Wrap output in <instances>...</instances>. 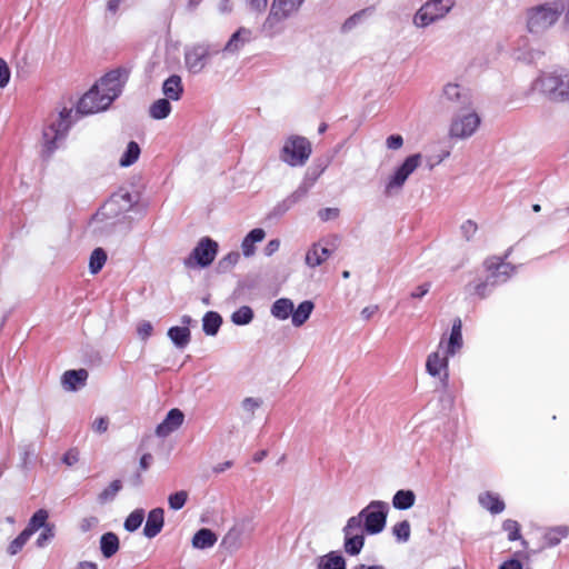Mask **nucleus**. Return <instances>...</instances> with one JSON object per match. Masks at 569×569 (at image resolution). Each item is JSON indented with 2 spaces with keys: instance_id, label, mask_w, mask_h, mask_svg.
<instances>
[{
  "instance_id": "obj_1",
  "label": "nucleus",
  "mask_w": 569,
  "mask_h": 569,
  "mask_svg": "<svg viewBox=\"0 0 569 569\" xmlns=\"http://www.w3.org/2000/svg\"><path fill=\"white\" fill-rule=\"evenodd\" d=\"M128 78L126 69H116L108 72L86 92L78 102L77 113L82 116L104 111L122 91Z\"/></svg>"
},
{
  "instance_id": "obj_2",
  "label": "nucleus",
  "mask_w": 569,
  "mask_h": 569,
  "mask_svg": "<svg viewBox=\"0 0 569 569\" xmlns=\"http://www.w3.org/2000/svg\"><path fill=\"white\" fill-rule=\"evenodd\" d=\"M533 88L556 102L569 101V73L563 76L543 73L533 83Z\"/></svg>"
},
{
  "instance_id": "obj_3",
  "label": "nucleus",
  "mask_w": 569,
  "mask_h": 569,
  "mask_svg": "<svg viewBox=\"0 0 569 569\" xmlns=\"http://www.w3.org/2000/svg\"><path fill=\"white\" fill-rule=\"evenodd\" d=\"M388 505L383 501H371L357 516L351 518L359 519V526L369 535H377L386 527Z\"/></svg>"
},
{
  "instance_id": "obj_4",
  "label": "nucleus",
  "mask_w": 569,
  "mask_h": 569,
  "mask_svg": "<svg viewBox=\"0 0 569 569\" xmlns=\"http://www.w3.org/2000/svg\"><path fill=\"white\" fill-rule=\"evenodd\" d=\"M486 268L490 272L487 279L483 282L478 283L475 287V293L480 298H486L488 292V288H493L497 284L506 282L515 268L499 258H491L486 261Z\"/></svg>"
},
{
  "instance_id": "obj_5",
  "label": "nucleus",
  "mask_w": 569,
  "mask_h": 569,
  "mask_svg": "<svg viewBox=\"0 0 569 569\" xmlns=\"http://www.w3.org/2000/svg\"><path fill=\"white\" fill-rule=\"evenodd\" d=\"M562 9L556 4H540L528 10L527 26L530 32L539 33L557 22Z\"/></svg>"
},
{
  "instance_id": "obj_6",
  "label": "nucleus",
  "mask_w": 569,
  "mask_h": 569,
  "mask_svg": "<svg viewBox=\"0 0 569 569\" xmlns=\"http://www.w3.org/2000/svg\"><path fill=\"white\" fill-rule=\"evenodd\" d=\"M71 109L64 108L60 113L59 118L46 127L42 132L43 138V154L47 158H50L51 154L57 149V141L62 139L68 132L71 122Z\"/></svg>"
},
{
  "instance_id": "obj_7",
  "label": "nucleus",
  "mask_w": 569,
  "mask_h": 569,
  "mask_svg": "<svg viewBox=\"0 0 569 569\" xmlns=\"http://www.w3.org/2000/svg\"><path fill=\"white\" fill-rule=\"evenodd\" d=\"M311 143L300 136L289 137L280 153V158L283 162L291 167L303 166L311 154Z\"/></svg>"
},
{
  "instance_id": "obj_8",
  "label": "nucleus",
  "mask_w": 569,
  "mask_h": 569,
  "mask_svg": "<svg viewBox=\"0 0 569 569\" xmlns=\"http://www.w3.org/2000/svg\"><path fill=\"white\" fill-rule=\"evenodd\" d=\"M455 3L456 0H430L426 2L413 17L415 26L426 28L437 20L445 18Z\"/></svg>"
},
{
  "instance_id": "obj_9",
  "label": "nucleus",
  "mask_w": 569,
  "mask_h": 569,
  "mask_svg": "<svg viewBox=\"0 0 569 569\" xmlns=\"http://www.w3.org/2000/svg\"><path fill=\"white\" fill-rule=\"evenodd\" d=\"M461 111L462 112L456 113L451 120L449 128V136L451 138L467 139L471 137L480 126V117L473 109L469 108Z\"/></svg>"
},
{
  "instance_id": "obj_10",
  "label": "nucleus",
  "mask_w": 569,
  "mask_h": 569,
  "mask_svg": "<svg viewBox=\"0 0 569 569\" xmlns=\"http://www.w3.org/2000/svg\"><path fill=\"white\" fill-rule=\"evenodd\" d=\"M218 253V243L209 237L199 240L183 263L187 268H206L212 263Z\"/></svg>"
},
{
  "instance_id": "obj_11",
  "label": "nucleus",
  "mask_w": 569,
  "mask_h": 569,
  "mask_svg": "<svg viewBox=\"0 0 569 569\" xmlns=\"http://www.w3.org/2000/svg\"><path fill=\"white\" fill-rule=\"evenodd\" d=\"M219 49L208 43H198L184 51V64L189 72L200 73Z\"/></svg>"
},
{
  "instance_id": "obj_12",
  "label": "nucleus",
  "mask_w": 569,
  "mask_h": 569,
  "mask_svg": "<svg viewBox=\"0 0 569 569\" xmlns=\"http://www.w3.org/2000/svg\"><path fill=\"white\" fill-rule=\"evenodd\" d=\"M303 2L305 0H273L263 29L273 33L277 24L297 12Z\"/></svg>"
},
{
  "instance_id": "obj_13",
  "label": "nucleus",
  "mask_w": 569,
  "mask_h": 569,
  "mask_svg": "<svg viewBox=\"0 0 569 569\" xmlns=\"http://www.w3.org/2000/svg\"><path fill=\"white\" fill-rule=\"evenodd\" d=\"M421 159L422 157L420 153L409 156L389 178L385 193L390 196L393 192H398L403 187L408 177L421 164Z\"/></svg>"
},
{
  "instance_id": "obj_14",
  "label": "nucleus",
  "mask_w": 569,
  "mask_h": 569,
  "mask_svg": "<svg viewBox=\"0 0 569 569\" xmlns=\"http://www.w3.org/2000/svg\"><path fill=\"white\" fill-rule=\"evenodd\" d=\"M345 536L343 549L350 556H357L365 545V531L359 526L358 518H349L342 529Z\"/></svg>"
},
{
  "instance_id": "obj_15",
  "label": "nucleus",
  "mask_w": 569,
  "mask_h": 569,
  "mask_svg": "<svg viewBox=\"0 0 569 569\" xmlns=\"http://www.w3.org/2000/svg\"><path fill=\"white\" fill-rule=\"evenodd\" d=\"M442 92L445 99L460 110H466L472 107L470 91L460 84L448 83L443 87Z\"/></svg>"
},
{
  "instance_id": "obj_16",
  "label": "nucleus",
  "mask_w": 569,
  "mask_h": 569,
  "mask_svg": "<svg viewBox=\"0 0 569 569\" xmlns=\"http://www.w3.org/2000/svg\"><path fill=\"white\" fill-rule=\"evenodd\" d=\"M184 415L183 412L178 409L173 408L171 409L163 421L159 423L156 428V435L160 438H166L173 431L180 428V426L183 423Z\"/></svg>"
},
{
  "instance_id": "obj_17",
  "label": "nucleus",
  "mask_w": 569,
  "mask_h": 569,
  "mask_svg": "<svg viewBox=\"0 0 569 569\" xmlns=\"http://www.w3.org/2000/svg\"><path fill=\"white\" fill-rule=\"evenodd\" d=\"M133 206L132 196L129 192L113 194L102 207V214L112 216L120 211H128Z\"/></svg>"
},
{
  "instance_id": "obj_18",
  "label": "nucleus",
  "mask_w": 569,
  "mask_h": 569,
  "mask_svg": "<svg viewBox=\"0 0 569 569\" xmlns=\"http://www.w3.org/2000/svg\"><path fill=\"white\" fill-rule=\"evenodd\" d=\"M164 511L162 508H154L149 511L147 521L143 528V535L151 539L154 538L163 528L164 525Z\"/></svg>"
},
{
  "instance_id": "obj_19",
  "label": "nucleus",
  "mask_w": 569,
  "mask_h": 569,
  "mask_svg": "<svg viewBox=\"0 0 569 569\" xmlns=\"http://www.w3.org/2000/svg\"><path fill=\"white\" fill-rule=\"evenodd\" d=\"M88 376L86 369L68 370L62 375L61 383L66 390L76 391L86 385Z\"/></svg>"
},
{
  "instance_id": "obj_20",
  "label": "nucleus",
  "mask_w": 569,
  "mask_h": 569,
  "mask_svg": "<svg viewBox=\"0 0 569 569\" xmlns=\"http://www.w3.org/2000/svg\"><path fill=\"white\" fill-rule=\"evenodd\" d=\"M162 93L166 96V99L178 101L183 93L181 77L172 74L166 79L162 84Z\"/></svg>"
},
{
  "instance_id": "obj_21",
  "label": "nucleus",
  "mask_w": 569,
  "mask_h": 569,
  "mask_svg": "<svg viewBox=\"0 0 569 569\" xmlns=\"http://www.w3.org/2000/svg\"><path fill=\"white\" fill-rule=\"evenodd\" d=\"M331 254V251L326 247H321L319 243H313L312 247L306 253V263L316 268L326 261Z\"/></svg>"
},
{
  "instance_id": "obj_22",
  "label": "nucleus",
  "mask_w": 569,
  "mask_h": 569,
  "mask_svg": "<svg viewBox=\"0 0 569 569\" xmlns=\"http://www.w3.org/2000/svg\"><path fill=\"white\" fill-rule=\"evenodd\" d=\"M448 357L449 356H445V357H440L439 352H432L428 356L427 358V362H426V369H427V372L432 376V377H437L440 375V371L443 369L445 371H447V368H448ZM445 377L447 378L448 377V373L445 372Z\"/></svg>"
},
{
  "instance_id": "obj_23",
  "label": "nucleus",
  "mask_w": 569,
  "mask_h": 569,
  "mask_svg": "<svg viewBox=\"0 0 569 569\" xmlns=\"http://www.w3.org/2000/svg\"><path fill=\"white\" fill-rule=\"evenodd\" d=\"M308 193V188L306 186H300L297 190H295L290 196H288L284 200L279 202L273 208V213L277 216H281L286 213L293 204H296L299 200H301Z\"/></svg>"
},
{
  "instance_id": "obj_24",
  "label": "nucleus",
  "mask_w": 569,
  "mask_h": 569,
  "mask_svg": "<svg viewBox=\"0 0 569 569\" xmlns=\"http://www.w3.org/2000/svg\"><path fill=\"white\" fill-rule=\"evenodd\" d=\"M461 320L459 318L453 320L451 333L447 343V356H453L457 351L462 348V333H461Z\"/></svg>"
},
{
  "instance_id": "obj_25",
  "label": "nucleus",
  "mask_w": 569,
  "mask_h": 569,
  "mask_svg": "<svg viewBox=\"0 0 569 569\" xmlns=\"http://www.w3.org/2000/svg\"><path fill=\"white\" fill-rule=\"evenodd\" d=\"M317 569H346V560L341 555L330 551L317 559Z\"/></svg>"
},
{
  "instance_id": "obj_26",
  "label": "nucleus",
  "mask_w": 569,
  "mask_h": 569,
  "mask_svg": "<svg viewBox=\"0 0 569 569\" xmlns=\"http://www.w3.org/2000/svg\"><path fill=\"white\" fill-rule=\"evenodd\" d=\"M218 538L216 533L208 529L202 528L198 530L192 538V547L196 549H207L214 546Z\"/></svg>"
},
{
  "instance_id": "obj_27",
  "label": "nucleus",
  "mask_w": 569,
  "mask_h": 569,
  "mask_svg": "<svg viewBox=\"0 0 569 569\" xmlns=\"http://www.w3.org/2000/svg\"><path fill=\"white\" fill-rule=\"evenodd\" d=\"M266 232L261 228L252 229L242 240L241 249L246 257H250L254 253V243L260 242L264 239Z\"/></svg>"
},
{
  "instance_id": "obj_28",
  "label": "nucleus",
  "mask_w": 569,
  "mask_h": 569,
  "mask_svg": "<svg viewBox=\"0 0 569 569\" xmlns=\"http://www.w3.org/2000/svg\"><path fill=\"white\" fill-rule=\"evenodd\" d=\"M313 308L315 305L310 300L302 301L297 309L293 308V311L291 313L292 325L295 327H301L309 319Z\"/></svg>"
},
{
  "instance_id": "obj_29",
  "label": "nucleus",
  "mask_w": 569,
  "mask_h": 569,
  "mask_svg": "<svg viewBox=\"0 0 569 569\" xmlns=\"http://www.w3.org/2000/svg\"><path fill=\"white\" fill-rule=\"evenodd\" d=\"M100 549L104 558H111L119 550V538L113 532H107L100 538Z\"/></svg>"
},
{
  "instance_id": "obj_30",
  "label": "nucleus",
  "mask_w": 569,
  "mask_h": 569,
  "mask_svg": "<svg viewBox=\"0 0 569 569\" xmlns=\"http://www.w3.org/2000/svg\"><path fill=\"white\" fill-rule=\"evenodd\" d=\"M479 503L493 515L500 513L505 509V502L497 495L491 492L480 495Z\"/></svg>"
},
{
  "instance_id": "obj_31",
  "label": "nucleus",
  "mask_w": 569,
  "mask_h": 569,
  "mask_svg": "<svg viewBox=\"0 0 569 569\" xmlns=\"http://www.w3.org/2000/svg\"><path fill=\"white\" fill-rule=\"evenodd\" d=\"M250 31L244 28H240L236 31L229 41L226 43L223 51L237 52L246 42L250 39Z\"/></svg>"
},
{
  "instance_id": "obj_32",
  "label": "nucleus",
  "mask_w": 569,
  "mask_h": 569,
  "mask_svg": "<svg viewBox=\"0 0 569 569\" xmlns=\"http://www.w3.org/2000/svg\"><path fill=\"white\" fill-rule=\"evenodd\" d=\"M293 311V302L288 298L276 300L271 307V315L279 319L286 320Z\"/></svg>"
},
{
  "instance_id": "obj_33",
  "label": "nucleus",
  "mask_w": 569,
  "mask_h": 569,
  "mask_svg": "<svg viewBox=\"0 0 569 569\" xmlns=\"http://www.w3.org/2000/svg\"><path fill=\"white\" fill-rule=\"evenodd\" d=\"M222 323L221 316L216 311H208L202 319V329L207 336H216Z\"/></svg>"
},
{
  "instance_id": "obj_34",
  "label": "nucleus",
  "mask_w": 569,
  "mask_h": 569,
  "mask_svg": "<svg viewBox=\"0 0 569 569\" xmlns=\"http://www.w3.org/2000/svg\"><path fill=\"white\" fill-rule=\"evenodd\" d=\"M168 337L176 347L183 349L191 339L190 330L188 327H171L168 330Z\"/></svg>"
},
{
  "instance_id": "obj_35",
  "label": "nucleus",
  "mask_w": 569,
  "mask_h": 569,
  "mask_svg": "<svg viewBox=\"0 0 569 569\" xmlns=\"http://www.w3.org/2000/svg\"><path fill=\"white\" fill-rule=\"evenodd\" d=\"M416 495L412 490H398L393 498L392 505L398 510H407L415 505Z\"/></svg>"
},
{
  "instance_id": "obj_36",
  "label": "nucleus",
  "mask_w": 569,
  "mask_h": 569,
  "mask_svg": "<svg viewBox=\"0 0 569 569\" xmlns=\"http://www.w3.org/2000/svg\"><path fill=\"white\" fill-rule=\"evenodd\" d=\"M170 101L166 98L156 100L149 108V114L152 119L161 120L167 118L171 112Z\"/></svg>"
},
{
  "instance_id": "obj_37",
  "label": "nucleus",
  "mask_w": 569,
  "mask_h": 569,
  "mask_svg": "<svg viewBox=\"0 0 569 569\" xmlns=\"http://www.w3.org/2000/svg\"><path fill=\"white\" fill-rule=\"evenodd\" d=\"M569 533V527L568 526H557L553 528H550L545 533V540L548 547H555L561 542L563 538H566Z\"/></svg>"
},
{
  "instance_id": "obj_38",
  "label": "nucleus",
  "mask_w": 569,
  "mask_h": 569,
  "mask_svg": "<svg viewBox=\"0 0 569 569\" xmlns=\"http://www.w3.org/2000/svg\"><path fill=\"white\" fill-rule=\"evenodd\" d=\"M49 515L44 509H39L33 516L30 518L28 526L23 529L30 536H32L38 529L44 528L47 525V519Z\"/></svg>"
},
{
  "instance_id": "obj_39",
  "label": "nucleus",
  "mask_w": 569,
  "mask_h": 569,
  "mask_svg": "<svg viewBox=\"0 0 569 569\" xmlns=\"http://www.w3.org/2000/svg\"><path fill=\"white\" fill-rule=\"evenodd\" d=\"M140 152L139 144L136 141H130L119 160V164L121 167H130L139 159Z\"/></svg>"
},
{
  "instance_id": "obj_40",
  "label": "nucleus",
  "mask_w": 569,
  "mask_h": 569,
  "mask_svg": "<svg viewBox=\"0 0 569 569\" xmlns=\"http://www.w3.org/2000/svg\"><path fill=\"white\" fill-rule=\"evenodd\" d=\"M107 261V253L102 248H96L89 261V269L92 274L98 273Z\"/></svg>"
},
{
  "instance_id": "obj_41",
  "label": "nucleus",
  "mask_w": 569,
  "mask_h": 569,
  "mask_svg": "<svg viewBox=\"0 0 569 569\" xmlns=\"http://www.w3.org/2000/svg\"><path fill=\"white\" fill-rule=\"evenodd\" d=\"M253 319V311L249 306H242L231 315V321L237 326H246Z\"/></svg>"
},
{
  "instance_id": "obj_42",
  "label": "nucleus",
  "mask_w": 569,
  "mask_h": 569,
  "mask_svg": "<svg viewBox=\"0 0 569 569\" xmlns=\"http://www.w3.org/2000/svg\"><path fill=\"white\" fill-rule=\"evenodd\" d=\"M143 519H144L143 509H136L127 517V519L124 520L123 527L127 531L133 532L142 525Z\"/></svg>"
},
{
  "instance_id": "obj_43",
  "label": "nucleus",
  "mask_w": 569,
  "mask_h": 569,
  "mask_svg": "<svg viewBox=\"0 0 569 569\" xmlns=\"http://www.w3.org/2000/svg\"><path fill=\"white\" fill-rule=\"evenodd\" d=\"M122 488V483L120 480H113L109 487H107L106 489H103L99 495H98V501L99 503L103 505L108 501H111L114 499V497L117 496V493L121 490Z\"/></svg>"
},
{
  "instance_id": "obj_44",
  "label": "nucleus",
  "mask_w": 569,
  "mask_h": 569,
  "mask_svg": "<svg viewBox=\"0 0 569 569\" xmlns=\"http://www.w3.org/2000/svg\"><path fill=\"white\" fill-rule=\"evenodd\" d=\"M240 254L237 251L229 252L223 258H221L218 262V270L220 272L230 271L237 262L239 261Z\"/></svg>"
},
{
  "instance_id": "obj_45",
  "label": "nucleus",
  "mask_w": 569,
  "mask_h": 569,
  "mask_svg": "<svg viewBox=\"0 0 569 569\" xmlns=\"http://www.w3.org/2000/svg\"><path fill=\"white\" fill-rule=\"evenodd\" d=\"M410 532V523L408 520L400 521L392 527V533L401 542H406L409 540Z\"/></svg>"
},
{
  "instance_id": "obj_46",
  "label": "nucleus",
  "mask_w": 569,
  "mask_h": 569,
  "mask_svg": "<svg viewBox=\"0 0 569 569\" xmlns=\"http://www.w3.org/2000/svg\"><path fill=\"white\" fill-rule=\"evenodd\" d=\"M30 537L31 536L28 532L22 530L19 536L10 542L8 547V553L11 556L17 555L19 551H21Z\"/></svg>"
},
{
  "instance_id": "obj_47",
  "label": "nucleus",
  "mask_w": 569,
  "mask_h": 569,
  "mask_svg": "<svg viewBox=\"0 0 569 569\" xmlns=\"http://www.w3.org/2000/svg\"><path fill=\"white\" fill-rule=\"evenodd\" d=\"M188 500V492L184 490L177 491L169 496L168 502L169 507L173 510H180L183 508Z\"/></svg>"
},
{
  "instance_id": "obj_48",
  "label": "nucleus",
  "mask_w": 569,
  "mask_h": 569,
  "mask_svg": "<svg viewBox=\"0 0 569 569\" xmlns=\"http://www.w3.org/2000/svg\"><path fill=\"white\" fill-rule=\"evenodd\" d=\"M502 528L508 533V539L510 541L520 539V525L516 520H505L502 523Z\"/></svg>"
},
{
  "instance_id": "obj_49",
  "label": "nucleus",
  "mask_w": 569,
  "mask_h": 569,
  "mask_svg": "<svg viewBox=\"0 0 569 569\" xmlns=\"http://www.w3.org/2000/svg\"><path fill=\"white\" fill-rule=\"evenodd\" d=\"M262 405V400L259 398L247 397L242 400L241 407L248 412L251 417L253 416L256 409H258Z\"/></svg>"
},
{
  "instance_id": "obj_50",
  "label": "nucleus",
  "mask_w": 569,
  "mask_h": 569,
  "mask_svg": "<svg viewBox=\"0 0 569 569\" xmlns=\"http://www.w3.org/2000/svg\"><path fill=\"white\" fill-rule=\"evenodd\" d=\"M460 229L463 238L469 241L477 232L478 226L475 221L467 220L461 224Z\"/></svg>"
},
{
  "instance_id": "obj_51",
  "label": "nucleus",
  "mask_w": 569,
  "mask_h": 569,
  "mask_svg": "<svg viewBox=\"0 0 569 569\" xmlns=\"http://www.w3.org/2000/svg\"><path fill=\"white\" fill-rule=\"evenodd\" d=\"M54 536L53 532V526H46L44 530L41 532V535L37 539V546L39 548L44 547V545L51 540Z\"/></svg>"
},
{
  "instance_id": "obj_52",
  "label": "nucleus",
  "mask_w": 569,
  "mask_h": 569,
  "mask_svg": "<svg viewBox=\"0 0 569 569\" xmlns=\"http://www.w3.org/2000/svg\"><path fill=\"white\" fill-rule=\"evenodd\" d=\"M10 74L8 63L0 58V88H4L9 83Z\"/></svg>"
},
{
  "instance_id": "obj_53",
  "label": "nucleus",
  "mask_w": 569,
  "mask_h": 569,
  "mask_svg": "<svg viewBox=\"0 0 569 569\" xmlns=\"http://www.w3.org/2000/svg\"><path fill=\"white\" fill-rule=\"evenodd\" d=\"M79 461V450L77 448L69 449L62 457V462L71 467Z\"/></svg>"
},
{
  "instance_id": "obj_54",
  "label": "nucleus",
  "mask_w": 569,
  "mask_h": 569,
  "mask_svg": "<svg viewBox=\"0 0 569 569\" xmlns=\"http://www.w3.org/2000/svg\"><path fill=\"white\" fill-rule=\"evenodd\" d=\"M339 213L340 211L338 208H325L319 210L318 216L322 221H329L338 218Z\"/></svg>"
},
{
  "instance_id": "obj_55",
  "label": "nucleus",
  "mask_w": 569,
  "mask_h": 569,
  "mask_svg": "<svg viewBox=\"0 0 569 569\" xmlns=\"http://www.w3.org/2000/svg\"><path fill=\"white\" fill-rule=\"evenodd\" d=\"M153 327L149 321H142L138 325L137 332L142 340L148 339L152 333Z\"/></svg>"
},
{
  "instance_id": "obj_56",
  "label": "nucleus",
  "mask_w": 569,
  "mask_h": 569,
  "mask_svg": "<svg viewBox=\"0 0 569 569\" xmlns=\"http://www.w3.org/2000/svg\"><path fill=\"white\" fill-rule=\"evenodd\" d=\"M367 11L368 10L359 11V12L355 13L353 16H351L350 18H348L345 21L342 29L345 31L351 30L358 23V21L367 13Z\"/></svg>"
},
{
  "instance_id": "obj_57",
  "label": "nucleus",
  "mask_w": 569,
  "mask_h": 569,
  "mask_svg": "<svg viewBox=\"0 0 569 569\" xmlns=\"http://www.w3.org/2000/svg\"><path fill=\"white\" fill-rule=\"evenodd\" d=\"M386 144L391 150H398L403 144V139L400 134H391L387 138Z\"/></svg>"
},
{
  "instance_id": "obj_58",
  "label": "nucleus",
  "mask_w": 569,
  "mask_h": 569,
  "mask_svg": "<svg viewBox=\"0 0 569 569\" xmlns=\"http://www.w3.org/2000/svg\"><path fill=\"white\" fill-rule=\"evenodd\" d=\"M99 520L97 517H87L83 518L80 522V529L83 532L90 531L98 525Z\"/></svg>"
},
{
  "instance_id": "obj_59",
  "label": "nucleus",
  "mask_w": 569,
  "mask_h": 569,
  "mask_svg": "<svg viewBox=\"0 0 569 569\" xmlns=\"http://www.w3.org/2000/svg\"><path fill=\"white\" fill-rule=\"evenodd\" d=\"M108 426H109L108 419L101 417L93 421L92 429H93V431H96L98 433H103L108 430Z\"/></svg>"
},
{
  "instance_id": "obj_60",
  "label": "nucleus",
  "mask_w": 569,
  "mask_h": 569,
  "mask_svg": "<svg viewBox=\"0 0 569 569\" xmlns=\"http://www.w3.org/2000/svg\"><path fill=\"white\" fill-rule=\"evenodd\" d=\"M430 287L431 284L429 282L418 286L416 290L411 292V298L420 299L425 297L429 292Z\"/></svg>"
},
{
  "instance_id": "obj_61",
  "label": "nucleus",
  "mask_w": 569,
  "mask_h": 569,
  "mask_svg": "<svg viewBox=\"0 0 569 569\" xmlns=\"http://www.w3.org/2000/svg\"><path fill=\"white\" fill-rule=\"evenodd\" d=\"M268 0H250L249 6L251 10L257 11L259 13L263 12L267 8Z\"/></svg>"
},
{
  "instance_id": "obj_62",
  "label": "nucleus",
  "mask_w": 569,
  "mask_h": 569,
  "mask_svg": "<svg viewBox=\"0 0 569 569\" xmlns=\"http://www.w3.org/2000/svg\"><path fill=\"white\" fill-rule=\"evenodd\" d=\"M279 247H280V241H279L278 239H272V240H270V241L267 243V246H266V248H264V253H266L267 256H271V254H273L276 251H278V250H279Z\"/></svg>"
},
{
  "instance_id": "obj_63",
  "label": "nucleus",
  "mask_w": 569,
  "mask_h": 569,
  "mask_svg": "<svg viewBox=\"0 0 569 569\" xmlns=\"http://www.w3.org/2000/svg\"><path fill=\"white\" fill-rule=\"evenodd\" d=\"M377 311H378V306L377 305L365 307L361 310V317L365 320H369V319H371L373 317V315H376Z\"/></svg>"
},
{
  "instance_id": "obj_64",
  "label": "nucleus",
  "mask_w": 569,
  "mask_h": 569,
  "mask_svg": "<svg viewBox=\"0 0 569 569\" xmlns=\"http://www.w3.org/2000/svg\"><path fill=\"white\" fill-rule=\"evenodd\" d=\"M500 569H522V565L518 560H509L500 566Z\"/></svg>"
}]
</instances>
